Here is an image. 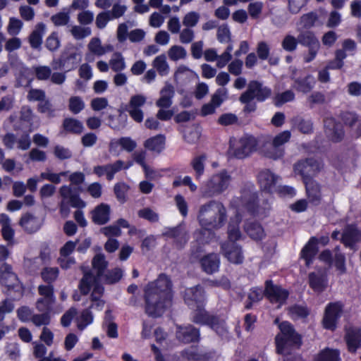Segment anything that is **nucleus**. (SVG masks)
Segmentation results:
<instances>
[{"label":"nucleus","instance_id":"nucleus-1","mask_svg":"<svg viewBox=\"0 0 361 361\" xmlns=\"http://www.w3.org/2000/svg\"><path fill=\"white\" fill-rule=\"evenodd\" d=\"M172 281L166 274L149 282L144 288L145 312L150 317H161L171 305L173 293Z\"/></svg>","mask_w":361,"mask_h":361},{"label":"nucleus","instance_id":"nucleus-2","mask_svg":"<svg viewBox=\"0 0 361 361\" xmlns=\"http://www.w3.org/2000/svg\"><path fill=\"white\" fill-rule=\"evenodd\" d=\"M280 330L275 336L276 352L279 355H289L292 351L298 350L302 345V337L296 331L293 325L288 321L279 324Z\"/></svg>","mask_w":361,"mask_h":361},{"label":"nucleus","instance_id":"nucleus-3","mask_svg":"<svg viewBox=\"0 0 361 361\" xmlns=\"http://www.w3.org/2000/svg\"><path fill=\"white\" fill-rule=\"evenodd\" d=\"M197 219L201 226L219 229L226 222V209L221 202L210 200L200 207Z\"/></svg>","mask_w":361,"mask_h":361},{"label":"nucleus","instance_id":"nucleus-4","mask_svg":"<svg viewBox=\"0 0 361 361\" xmlns=\"http://www.w3.org/2000/svg\"><path fill=\"white\" fill-rule=\"evenodd\" d=\"M12 269L11 265L6 262L0 266V284L3 288V293L10 300L18 301L23 297L25 287Z\"/></svg>","mask_w":361,"mask_h":361},{"label":"nucleus","instance_id":"nucleus-5","mask_svg":"<svg viewBox=\"0 0 361 361\" xmlns=\"http://www.w3.org/2000/svg\"><path fill=\"white\" fill-rule=\"evenodd\" d=\"M82 192L80 187L71 188V185H63L59 189V194L62 198L59 204V213L63 217H68L70 214V207L78 209L85 207L86 203L80 196Z\"/></svg>","mask_w":361,"mask_h":361},{"label":"nucleus","instance_id":"nucleus-6","mask_svg":"<svg viewBox=\"0 0 361 361\" xmlns=\"http://www.w3.org/2000/svg\"><path fill=\"white\" fill-rule=\"evenodd\" d=\"M204 307L192 309L193 311L191 314V322L195 324L209 327L220 336H225L227 334L225 322L219 316L210 314Z\"/></svg>","mask_w":361,"mask_h":361},{"label":"nucleus","instance_id":"nucleus-7","mask_svg":"<svg viewBox=\"0 0 361 361\" xmlns=\"http://www.w3.org/2000/svg\"><path fill=\"white\" fill-rule=\"evenodd\" d=\"M239 202L242 207L251 216H267L270 209L268 200L263 201L264 206L259 204V197L256 192H253L250 187H245L240 190Z\"/></svg>","mask_w":361,"mask_h":361},{"label":"nucleus","instance_id":"nucleus-8","mask_svg":"<svg viewBox=\"0 0 361 361\" xmlns=\"http://www.w3.org/2000/svg\"><path fill=\"white\" fill-rule=\"evenodd\" d=\"M306 164L307 161H298L295 164L294 169L302 177L309 202L317 206L321 203L322 198L321 185L306 172Z\"/></svg>","mask_w":361,"mask_h":361},{"label":"nucleus","instance_id":"nucleus-9","mask_svg":"<svg viewBox=\"0 0 361 361\" xmlns=\"http://www.w3.org/2000/svg\"><path fill=\"white\" fill-rule=\"evenodd\" d=\"M81 61V54L77 47L71 45L65 47L57 59H54L51 63L54 71L64 70L69 72L76 69Z\"/></svg>","mask_w":361,"mask_h":361},{"label":"nucleus","instance_id":"nucleus-10","mask_svg":"<svg viewBox=\"0 0 361 361\" xmlns=\"http://www.w3.org/2000/svg\"><path fill=\"white\" fill-rule=\"evenodd\" d=\"M344 307L345 305L341 300L330 302L326 305L322 320L324 329L334 331L337 329Z\"/></svg>","mask_w":361,"mask_h":361},{"label":"nucleus","instance_id":"nucleus-11","mask_svg":"<svg viewBox=\"0 0 361 361\" xmlns=\"http://www.w3.org/2000/svg\"><path fill=\"white\" fill-rule=\"evenodd\" d=\"M231 180V176L225 169L214 174L204 185V195L213 197L222 193L228 188Z\"/></svg>","mask_w":361,"mask_h":361},{"label":"nucleus","instance_id":"nucleus-12","mask_svg":"<svg viewBox=\"0 0 361 361\" xmlns=\"http://www.w3.org/2000/svg\"><path fill=\"white\" fill-rule=\"evenodd\" d=\"M298 38L299 44L308 49L307 55L304 56V61L312 62L317 57L321 47L319 39L314 32L308 30L300 31Z\"/></svg>","mask_w":361,"mask_h":361},{"label":"nucleus","instance_id":"nucleus-13","mask_svg":"<svg viewBox=\"0 0 361 361\" xmlns=\"http://www.w3.org/2000/svg\"><path fill=\"white\" fill-rule=\"evenodd\" d=\"M271 89L258 80H251L247 89L243 93V99L249 102L256 99L258 102H263L271 96Z\"/></svg>","mask_w":361,"mask_h":361},{"label":"nucleus","instance_id":"nucleus-14","mask_svg":"<svg viewBox=\"0 0 361 361\" xmlns=\"http://www.w3.org/2000/svg\"><path fill=\"white\" fill-rule=\"evenodd\" d=\"M183 300L190 309L205 307V291L200 285L188 288L184 291Z\"/></svg>","mask_w":361,"mask_h":361},{"label":"nucleus","instance_id":"nucleus-15","mask_svg":"<svg viewBox=\"0 0 361 361\" xmlns=\"http://www.w3.org/2000/svg\"><path fill=\"white\" fill-rule=\"evenodd\" d=\"M176 338L183 344L197 343L201 340L200 330L192 324L176 325Z\"/></svg>","mask_w":361,"mask_h":361},{"label":"nucleus","instance_id":"nucleus-16","mask_svg":"<svg viewBox=\"0 0 361 361\" xmlns=\"http://www.w3.org/2000/svg\"><path fill=\"white\" fill-rule=\"evenodd\" d=\"M324 133L329 140L334 143L341 142L345 136L343 124L333 117H328L324 120Z\"/></svg>","mask_w":361,"mask_h":361},{"label":"nucleus","instance_id":"nucleus-17","mask_svg":"<svg viewBox=\"0 0 361 361\" xmlns=\"http://www.w3.org/2000/svg\"><path fill=\"white\" fill-rule=\"evenodd\" d=\"M257 145V140L253 136L243 137L239 140L238 147L234 148L230 145L229 152H232L235 158L242 159L255 151Z\"/></svg>","mask_w":361,"mask_h":361},{"label":"nucleus","instance_id":"nucleus-18","mask_svg":"<svg viewBox=\"0 0 361 361\" xmlns=\"http://www.w3.org/2000/svg\"><path fill=\"white\" fill-rule=\"evenodd\" d=\"M264 294L270 301L279 303H285L289 297V291L281 286L275 285L271 279L264 283Z\"/></svg>","mask_w":361,"mask_h":361},{"label":"nucleus","instance_id":"nucleus-19","mask_svg":"<svg viewBox=\"0 0 361 361\" xmlns=\"http://www.w3.org/2000/svg\"><path fill=\"white\" fill-rule=\"evenodd\" d=\"M290 137L291 134L289 130H284L276 135L272 140L271 149L267 151V157L273 159L282 158L285 154L283 146L289 141Z\"/></svg>","mask_w":361,"mask_h":361},{"label":"nucleus","instance_id":"nucleus-20","mask_svg":"<svg viewBox=\"0 0 361 361\" xmlns=\"http://www.w3.org/2000/svg\"><path fill=\"white\" fill-rule=\"evenodd\" d=\"M221 250L224 257L232 264H241L244 261L242 247L235 242H225L221 244Z\"/></svg>","mask_w":361,"mask_h":361},{"label":"nucleus","instance_id":"nucleus-21","mask_svg":"<svg viewBox=\"0 0 361 361\" xmlns=\"http://www.w3.org/2000/svg\"><path fill=\"white\" fill-rule=\"evenodd\" d=\"M278 176L269 169H264L257 175V181L260 189L267 193L272 194L275 190Z\"/></svg>","mask_w":361,"mask_h":361},{"label":"nucleus","instance_id":"nucleus-22","mask_svg":"<svg viewBox=\"0 0 361 361\" xmlns=\"http://www.w3.org/2000/svg\"><path fill=\"white\" fill-rule=\"evenodd\" d=\"M8 61L11 68L19 70V76L17 78L18 82L22 86H30L32 79L27 77V74L29 73L28 69L25 67L18 56L16 54H9Z\"/></svg>","mask_w":361,"mask_h":361},{"label":"nucleus","instance_id":"nucleus-23","mask_svg":"<svg viewBox=\"0 0 361 361\" xmlns=\"http://www.w3.org/2000/svg\"><path fill=\"white\" fill-rule=\"evenodd\" d=\"M344 339L348 352L355 353L361 348V328L357 326L349 327L345 331Z\"/></svg>","mask_w":361,"mask_h":361},{"label":"nucleus","instance_id":"nucleus-24","mask_svg":"<svg viewBox=\"0 0 361 361\" xmlns=\"http://www.w3.org/2000/svg\"><path fill=\"white\" fill-rule=\"evenodd\" d=\"M137 147V142L130 137H121L118 139L111 140L109 145L111 153L119 154L121 151L132 152Z\"/></svg>","mask_w":361,"mask_h":361},{"label":"nucleus","instance_id":"nucleus-25","mask_svg":"<svg viewBox=\"0 0 361 361\" xmlns=\"http://www.w3.org/2000/svg\"><path fill=\"white\" fill-rule=\"evenodd\" d=\"M198 262L202 271L207 274L212 275L219 270L221 261L219 255L216 253L204 255Z\"/></svg>","mask_w":361,"mask_h":361},{"label":"nucleus","instance_id":"nucleus-26","mask_svg":"<svg viewBox=\"0 0 361 361\" xmlns=\"http://www.w3.org/2000/svg\"><path fill=\"white\" fill-rule=\"evenodd\" d=\"M316 243L315 236H312L300 250V258L305 261V265L307 267H310L313 264L319 252V247L316 246Z\"/></svg>","mask_w":361,"mask_h":361},{"label":"nucleus","instance_id":"nucleus-27","mask_svg":"<svg viewBox=\"0 0 361 361\" xmlns=\"http://www.w3.org/2000/svg\"><path fill=\"white\" fill-rule=\"evenodd\" d=\"M361 240V231L355 225L348 224L342 233L341 243L346 247L354 249L356 243Z\"/></svg>","mask_w":361,"mask_h":361},{"label":"nucleus","instance_id":"nucleus-28","mask_svg":"<svg viewBox=\"0 0 361 361\" xmlns=\"http://www.w3.org/2000/svg\"><path fill=\"white\" fill-rule=\"evenodd\" d=\"M110 206L105 203H101L92 212V221L97 225H104L110 220Z\"/></svg>","mask_w":361,"mask_h":361},{"label":"nucleus","instance_id":"nucleus-29","mask_svg":"<svg viewBox=\"0 0 361 361\" xmlns=\"http://www.w3.org/2000/svg\"><path fill=\"white\" fill-rule=\"evenodd\" d=\"M308 283L310 287L316 293H322L328 285L327 276L325 274L310 272L308 274Z\"/></svg>","mask_w":361,"mask_h":361},{"label":"nucleus","instance_id":"nucleus-30","mask_svg":"<svg viewBox=\"0 0 361 361\" xmlns=\"http://www.w3.org/2000/svg\"><path fill=\"white\" fill-rule=\"evenodd\" d=\"M315 84L314 77L311 74H307L305 77L295 78L293 87L298 92L307 94L312 91Z\"/></svg>","mask_w":361,"mask_h":361},{"label":"nucleus","instance_id":"nucleus-31","mask_svg":"<svg viewBox=\"0 0 361 361\" xmlns=\"http://www.w3.org/2000/svg\"><path fill=\"white\" fill-rule=\"evenodd\" d=\"M19 225L27 233H34L40 228L37 218L29 212L22 215L19 220Z\"/></svg>","mask_w":361,"mask_h":361},{"label":"nucleus","instance_id":"nucleus-32","mask_svg":"<svg viewBox=\"0 0 361 361\" xmlns=\"http://www.w3.org/2000/svg\"><path fill=\"white\" fill-rule=\"evenodd\" d=\"M166 145V137L163 134H158L150 137L144 142V147L147 150L157 153L161 152Z\"/></svg>","mask_w":361,"mask_h":361},{"label":"nucleus","instance_id":"nucleus-33","mask_svg":"<svg viewBox=\"0 0 361 361\" xmlns=\"http://www.w3.org/2000/svg\"><path fill=\"white\" fill-rule=\"evenodd\" d=\"M180 355L187 361H207L210 357L209 353L200 351L197 348H185L180 352Z\"/></svg>","mask_w":361,"mask_h":361},{"label":"nucleus","instance_id":"nucleus-34","mask_svg":"<svg viewBox=\"0 0 361 361\" xmlns=\"http://www.w3.org/2000/svg\"><path fill=\"white\" fill-rule=\"evenodd\" d=\"M174 95L173 87L171 85L164 86L160 92V97L156 102V105L161 109L169 108L172 104Z\"/></svg>","mask_w":361,"mask_h":361},{"label":"nucleus","instance_id":"nucleus-35","mask_svg":"<svg viewBox=\"0 0 361 361\" xmlns=\"http://www.w3.org/2000/svg\"><path fill=\"white\" fill-rule=\"evenodd\" d=\"M45 31V25L43 23L37 24L35 29L31 32L28 37L30 47L35 49L41 48L42 37Z\"/></svg>","mask_w":361,"mask_h":361},{"label":"nucleus","instance_id":"nucleus-36","mask_svg":"<svg viewBox=\"0 0 361 361\" xmlns=\"http://www.w3.org/2000/svg\"><path fill=\"white\" fill-rule=\"evenodd\" d=\"M133 165L132 161H128L126 164L122 160H116L113 164H106L105 175L107 180L114 179L115 174L122 169H128Z\"/></svg>","mask_w":361,"mask_h":361},{"label":"nucleus","instance_id":"nucleus-37","mask_svg":"<svg viewBox=\"0 0 361 361\" xmlns=\"http://www.w3.org/2000/svg\"><path fill=\"white\" fill-rule=\"evenodd\" d=\"M163 235L168 238L174 239L176 247L179 249L183 248L187 242L185 234L180 226L170 228L166 231Z\"/></svg>","mask_w":361,"mask_h":361},{"label":"nucleus","instance_id":"nucleus-38","mask_svg":"<svg viewBox=\"0 0 361 361\" xmlns=\"http://www.w3.org/2000/svg\"><path fill=\"white\" fill-rule=\"evenodd\" d=\"M108 262L106 260L104 255L99 253L94 256L92 260V269L96 271L97 278L102 279L108 267Z\"/></svg>","mask_w":361,"mask_h":361},{"label":"nucleus","instance_id":"nucleus-39","mask_svg":"<svg viewBox=\"0 0 361 361\" xmlns=\"http://www.w3.org/2000/svg\"><path fill=\"white\" fill-rule=\"evenodd\" d=\"M194 233L195 240L204 245L209 244L215 236L214 228L210 227L201 226Z\"/></svg>","mask_w":361,"mask_h":361},{"label":"nucleus","instance_id":"nucleus-40","mask_svg":"<svg viewBox=\"0 0 361 361\" xmlns=\"http://www.w3.org/2000/svg\"><path fill=\"white\" fill-rule=\"evenodd\" d=\"M88 49L91 54H87L85 59L88 62L94 60L93 54L102 56L105 54L106 50L101 44V41L97 37L92 38L88 44Z\"/></svg>","mask_w":361,"mask_h":361},{"label":"nucleus","instance_id":"nucleus-41","mask_svg":"<svg viewBox=\"0 0 361 361\" xmlns=\"http://www.w3.org/2000/svg\"><path fill=\"white\" fill-rule=\"evenodd\" d=\"M315 361H341L340 351L326 347L319 351Z\"/></svg>","mask_w":361,"mask_h":361},{"label":"nucleus","instance_id":"nucleus-42","mask_svg":"<svg viewBox=\"0 0 361 361\" xmlns=\"http://www.w3.org/2000/svg\"><path fill=\"white\" fill-rule=\"evenodd\" d=\"M62 126L66 132L77 135L80 134L84 128L82 122L73 118H64Z\"/></svg>","mask_w":361,"mask_h":361},{"label":"nucleus","instance_id":"nucleus-43","mask_svg":"<svg viewBox=\"0 0 361 361\" xmlns=\"http://www.w3.org/2000/svg\"><path fill=\"white\" fill-rule=\"evenodd\" d=\"M207 156L204 154L195 157L190 162V166L195 171L197 180L200 179L204 173L205 161Z\"/></svg>","mask_w":361,"mask_h":361},{"label":"nucleus","instance_id":"nucleus-44","mask_svg":"<svg viewBox=\"0 0 361 361\" xmlns=\"http://www.w3.org/2000/svg\"><path fill=\"white\" fill-rule=\"evenodd\" d=\"M245 231L247 235L255 240H260L264 235V228L262 225L256 221L247 224Z\"/></svg>","mask_w":361,"mask_h":361},{"label":"nucleus","instance_id":"nucleus-45","mask_svg":"<svg viewBox=\"0 0 361 361\" xmlns=\"http://www.w3.org/2000/svg\"><path fill=\"white\" fill-rule=\"evenodd\" d=\"M123 271L119 267H116L104 272L102 279L107 285H112L118 283L123 277Z\"/></svg>","mask_w":361,"mask_h":361},{"label":"nucleus","instance_id":"nucleus-46","mask_svg":"<svg viewBox=\"0 0 361 361\" xmlns=\"http://www.w3.org/2000/svg\"><path fill=\"white\" fill-rule=\"evenodd\" d=\"M293 124L303 134H310L313 132V123L310 120H305L301 117H295L293 119Z\"/></svg>","mask_w":361,"mask_h":361},{"label":"nucleus","instance_id":"nucleus-47","mask_svg":"<svg viewBox=\"0 0 361 361\" xmlns=\"http://www.w3.org/2000/svg\"><path fill=\"white\" fill-rule=\"evenodd\" d=\"M59 274L58 267H44L41 271V278L47 284H51L57 279Z\"/></svg>","mask_w":361,"mask_h":361},{"label":"nucleus","instance_id":"nucleus-48","mask_svg":"<svg viewBox=\"0 0 361 361\" xmlns=\"http://www.w3.org/2000/svg\"><path fill=\"white\" fill-rule=\"evenodd\" d=\"M151 350L155 357V361H182L181 355L177 354L166 355L164 356L161 350L154 344L151 345Z\"/></svg>","mask_w":361,"mask_h":361},{"label":"nucleus","instance_id":"nucleus-49","mask_svg":"<svg viewBox=\"0 0 361 361\" xmlns=\"http://www.w3.org/2000/svg\"><path fill=\"white\" fill-rule=\"evenodd\" d=\"M318 19L319 16L317 13L314 11H310L303 14L300 17V24L302 25L303 28L310 30V29L314 26Z\"/></svg>","mask_w":361,"mask_h":361},{"label":"nucleus","instance_id":"nucleus-50","mask_svg":"<svg viewBox=\"0 0 361 361\" xmlns=\"http://www.w3.org/2000/svg\"><path fill=\"white\" fill-rule=\"evenodd\" d=\"M299 44L298 37L291 35H286L281 42L282 48L288 52H293L297 49Z\"/></svg>","mask_w":361,"mask_h":361},{"label":"nucleus","instance_id":"nucleus-51","mask_svg":"<svg viewBox=\"0 0 361 361\" xmlns=\"http://www.w3.org/2000/svg\"><path fill=\"white\" fill-rule=\"evenodd\" d=\"M85 108V103L81 97L72 96L68 100V109L74 114H79Z\"/></svg>","mask_w":361,"mask_h":361},{"label":"nucleus","instance_id":"nucleus-52","mask_svg":"<svg viewBox=\"0 0 361 361\" xmlns=\"http://www.w3.org/2000/svg\"><path fill=\"white\" fill-rule=\"evenodd\" d=\"M333 263L339 275H343L346 273L345 256L341 252H336Z\"/></svg>","mask_w":361,"mask_h":361},{"label":"nucleus","instance_id":"nucleus-53","mask_svg":"<svg viewBox=\"0 0 361 361\" xmlns=\"http://www.w3.org/2000/svg\"><path fill=\"white\" fill-rule=\"evenodd\" d=\"M205 245L194 241L192 243L190 247V259L195 261H199L204 255L205 251Z\"/></svg>","mask_w":361,"mask_h":361},{"label":"nucleus","instance_id":"nucleus-54","mask_svg":"<svg viewBox=\"0 0 361 361\" xmlns=\"http://www.w3.org/2000/svg\"><path fill=\"white\" fill-rule=\"evenodd\" d=\"M128 188V185L124 182L117 183L114 185V194L117 200L121 203H124L126 201V192Z\"/></svg>","mask_w":361,"mask_h":361},{"label":"nucleus","instance_id":"nucleus-55","mask_svg":"<svg viewBox=\"0 0 361 361\" xmlns=\"http://www.w3.org/2000/svg\"><path fill=\"white\" fill-rule=\"evenodd\" d=\"M228 238L227 242H235L240 239L241 232L240 231L238 223H232L230 221L228 226Z\"/></svg>","mask_w":361,"mask_h":361},{"label":"nucleus","instance_id":"nucleus-56","mask_svg":"<svg viewBox=\"0 0 361 361\" xmlns=\"http://www.w3.org/2000/svg\"><path fill=\"white\" fill-rule=\"evenodd\" d=\"M55 300L39 298L36 302V308L39 312L51 314Z\"/></svg>","mask_w":361,"mask_h":361},{"label":"nucleus","instance_id":"nucleus-57","mask_svg":"<svg viewBox=\"0 0 361 361\" xmlns=\"http://www.w3.org/2000/svg\"><path fill=\"white\" fill-rule=\"evenodd\" d=\"M137 214L140 218L147 220L151 223L157 222L159 219V214L149 207H145L140 209Z\"/></svg>","mask_w":361,"mask_h":361},{"label":"nucleus","instance_id":"nucleus-58","mask_svg":"<svg viewBox=\"0 0 361 361\" xmlns=\"http://www.w3.org/2000/svg\"><path fill=\"white\" fill-rule=\"evenodd\" d=\"M295 99V94L292 90H286L281 93L277 94L274 99L275 105L277 106L291 102Z\"/></svg>","mask_w":361,"mask_h":361},{"label":"nucleus","instance_id":"nucleus-59","mask_svg":"<svg viewBox=\"0 0 361 361\" xmlns=\"http://www.w3.org/2000/svg\"><path fill=\"white\" fill-rule=\"evenodd\" d=\"M227 97V90L224 87L219 88L212 96L210 102L216 108L220 106Z\"/></svg>","mask_w":361,"mask_h":361},{"label":"nucleus","instance_id":"nucleus-60","mask_svg":"<svg viewBox=\"0 0 361 361\" xmlns=\"http://www.w3.org/2000/svg\"><path fill=\"white\" fill-rule=\"evenodd\" d=\"M31 321L36 326L49 325L51 322V314H48L47 312L35 314L32 315Z\"/></svg>","mask_w":361,"mask_h":361},{"label":"nucleus","instance_id":"nucleus-61","mask_svg":"<svg viewBox=\"0 0 361 361\" xmlns=\"http://www.w3.org/2000/svg\"><path fill=\"white\" fill-rule=\"evenodd\" d=\"M80 322L78 324L80 330H83L87 326L93 322V315L90 309L82 310L80 315Z\"/></svg>","mask_w":361,"mask_h":361},{"label":"nucleus","instance_id":"nucleus-62","mask_svg":"<svg viewBox=\"0 0 361 361\" xmlns=\"http://www.w3.org/2000/svg\"><path fill=\"white\" fill-rule=\"evenodd\" d=\"M289 311L292 315L301 319L307 318L310 314V310L307 307L297 304L290 307Z\"/></svg>","mask_w":361,"mask_h":361},{"label":"nucleus","instance_id":"nucleus-63","mask_svg":"<svg viewBox=\"0 0 361 361\" xmlns=\"http://www.w3.org/2000/svg\"><path fill=\"white\" fill-rule=\"evenodd\" d=\"M169 56L171 60L177 61L186 56V51L181 46L174 45L169 49Z\"/></svg>","mask_w":361,"mask_h":361},{"label":"nucleus","instance_id":"nucleus-64","mask_svg":"<svg viewBox=\"0 0 361 361\" xmlns=\"http://www.w3.org/2000/svg\"><path fill=\"white\" fill-rule=\"evenodd\" d=\"M51 20L56 26H62L68 23L70 16L68 13L59 12L53 15Z\"/></svg>","mask_w":361,"mask_h":361}]
</instances>
